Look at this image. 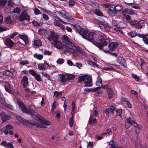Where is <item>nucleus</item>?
<instances>
[{
  "mask_svg": "<svg viewBox=\"0 0 148 148\" xmlns=\"http://www.w3.org/2000/svg\"><path fill=\"white\" fill-rule=\"evenodd\" d=\"M125 18L127 22L129 23L131 21V17L128 15H123Z\"/></svg>",
  "mask_w": 148,
  "mask_h": 148,
  "instance_id": "nucleus-42",
  "label": "nucleus"
},
{
  "mask_svg": "<svg viewBox=\"0 0 148 148\" xmlns=\"http://www.w3.org/2000/svg\"><path fill=\"white\" fill-rule=\"evenodd\" d=\"M102 84V79L101 78L98 76L97 78L96 85L97 86L100 87V85Z\"/></svg>",
  "mask_w": 148,
  "mask_h": 148,
  "instance_id": "nucleus-32",
  "label": "nucleus"
},
{
  "mask_svg": "<svg viewBox=\"0 0 148 148\" xmlns=\"http://www.w3.org/2000/svg\"><path fill=\"white\" fill-rule=\"evenodd\" d=\"M110 112L114 114V111L115 110V108L114 106H111L110 108H108Z\"/></svg>",
  "mask_w": 148,
  "mask_h": 148,
  "instance_id": "nucleus-45",
  "label": "nucleus"
},
{
  "mask_svg": "<svg viewBox=\"0 0 148 148\" xmlns=\"http://www.w3.org/2000/svg\"><path fill=\"white\" fill-rule=\"evenodd\" d=\"M122 112V111L121 109H118L116 111V114L119 115L120 117H121V114Z\"/></svg>",
  "mask_w": 148,
  "mask_h": 148,
  "instance_id": "nucleus-51",
  "label": "nucleus"
},
{
  "mask_svg": "<svg viewBox=\"0 0 148 148\" xmlns=\"http://www.w3.org/2000/svg\"><path fill=\"white\" fill-rule=\"evenodd\" d=\"M29 16L25 11H22L18 17V20L20 21H22L25 20H29Z\"/></svg>",
  "mask_w": 148,
  "mask_h": 148,
  "instance_id": "nucleus-7",
  "label": "nucleus"
},
{
  "mask_svg": "<svg viewBox=\"0 0 148 148\" xmlns=\"http://www.w3.org/2000/svg\"><path fill=\"white\" fill-rule=\"evenodd\" d=\"M34 12L36 14H40V12L38 8H35L34 9Z\"/></svg>",
  "mask_w": 148,
  "mask_h": 148,
  "instance_id": "nucleus-59",
  "label": "nucleus"
},
{
  "mask_svg": "<svg viewBox=\"0 0 148 148\" xmlns=\"http://www.w3.org/2000/svg\"><path fill=\"white\" fill-rule=\"evenodd\" d=\"M2 119L3 121L8 120L10 119V117L7 114L5 113H2L1 114Z\"/></svg>",
  "mask_w": 148,
  "mask_h": 148,
  "instance_id": "nucleus-30",
  "label": "nucleus"
},
{
  "mask_svg": "<svg viewBox=\"0 0 148 148\" xmlns=\"http://www.w3.org/2000/svg\"><path fill=\"white\" fill-rule=\"evenodd\" d=\"M95 13L97 15L100 16H102L103 15V13L99 9H95Z\"/></svg>",
  "mask_w": 148,
  "mask_h": 148,
  "instance_id": "nucleus-38",
  "label": "nucleus"
},
{
  "mask_svg": "<svg viewBox=\"0 0 148 148\" xmlns=\"http://www.w3.org/2000/svg\"><path fill=\"white\" fill-rule=\"evenodd\" d=\"M62 39L64 41L62 42V44L64 45V47L67 50L72 53H80L82 54H84V52L82 50L81 48L71 42L67 36L64 35Z\"/></svg>",
  "mask_w": 148,
  "mask_h": 148,
  "instance_id": "nucleus-2",
  "label": "nucleus"
},
{
  "mask_svg": "<svg viewBox=\"0 0 148 148\" xmlns=\"http://www.w3.org/2000/svg\"><path fill=\"white\" fill-rule=\"evenodd\" d=\"M127 25L124 22L121 21L118 22L117 27L119 28L123 29L126 27Z\"/></svg>",
  "mask_w": 148,
  "mask_h": 148,
  "instance_id": "nucleus-23",
  "label": "nucleus"
},
{
  "mask_svg": "<svg viewBox=\"0 0 148 148\" xmlns=\"http://www.w3.org/2000/svg\"><path fill=\"white\" fill-rule=\"evenodd\" d=\"M38 33L40 34L44 35L47 34L48 32L45 29H40L38 30Z\"/></svg>",
  "mask_w": 148,
  "mask_h": 148,
  "instance_id": "nucleus-35",
  "label": "nucleus"
},
{
  "mask_svg": "<svg viewBox=\"0 0 148 148\" xmlns=\"http://www.w3.org/2000/svg\"><path fill=\"white\" fill-rule=\"evenodd\" d=\"M5 90L6 91L10 93H11L12 92V91L11 90V88L10 87V84L7 83L5 84L4 86Z\"/></svg>",
  "mask_w": 148,
  "mask_h": 148,
  "instance_id": "nucleus-24",
  "label": "nucleus"
},
{
  "mask_svg": "<svg viewBox=\"0 0 148 148\" xmlns=\"http://www.w3.org/2000/svg\"><path fill=\"white\" fill-rule=\"evenodd\" d=\"M93 146V142H89L87 146V148H92Z\"/></svg>",
  "mask_w": 148,
  "mask_h": 148,
  "instance_id": "nucleus-61",
  "label": "nucleus"
},
{
  "mask_svg": "<svg viewBox=\"0 0 148 148\" xmlns=\"http://www.w3.org/2000/svg\"><path fill=\"white\" fill-rule=\"evenodd\" d=\"M108 12L112 16H115L116 14L115 6L114 7L112 5L109 8Z\"/></svg>",
  "mask_w": 148,
  "mask_h": 148,
  "instance_id": "nucleus-17",
  "label": "nucleus"
},
{
  "mask_svg": "<svg viewBox=\"0 0 148 148\" xmlns=\"http://www.w3.org/2000/svg\"><path fill=\"white\" fill-rule=\"evenodd\" d=\"M100 27L101 29L106 32L110 30V26L106 23L102 22Z\"/></svg>",
  "mask_w": 148,
  "mask_h": 148,
  "instance_id": "nucleus-11",
  "label": "nucleus"
},
{
  "mask_svg": "<svg viewBox=\"0 0 148 148\" xmlns=\"http://www.w3.org/2000/svg\"><path fill=\"white\" fill-rule=\"evenodd\" d=\"M123 102H124V103L126 104L128 108H131L132 107L131 104H130V102L125 101V99H123Z\"/></svg>",
  "mask_w": 148,
  "mask_h": 148,
  "instance_id": "nucleus-43",
  "label": "nucleus"
},
{
  "mask_svg": "<svg viewBox=\"0 0 148 148\" xmlns=\"http://www.w3.org/2000/svg\"><path fill=\"white\" fill-rule=\"evenodd\" d=\"M134 13V11L131 9H128L127 8H125L123 10L122 14L123 15L133 14Z\"/></svg>",
  "mask_w": 148,
  "mask_h": 148,
  "instance_id": "nucleus-15",
  "label": "nucleus"
},
{
  "mask_svg": "<svg viewBox=\"0 0 148 148\" xmlns=\"http://www.w3.org/2000/svg\"><path fill=\"white\" fill-rule=\"evenodd\" d=\"M84 82L85 84L84 85L85 87H90L92 85L91 77L87 75H84Z\"/></svg>",
  "mask_w": 148,
  "mask_h": 148,
  "instance_id": "nucleus-5",
  "label": "nucleus"
},
{
  "mask_svg": "<svg viewBox=\"0 0 148 148\" xmlns=\"http://www.w3.org/2000/svg\"><path fill=\"white\" fill-rule=\"evenodd\" d=\"M85 39L92 42L100 49H101L106 53L108 50L104 49V47L107 46L110 42V39L105 35L101 33L96 35L94 32H90L88 33Z\"/></svg>",
  "mask_w": 148,
  "mask_h": 148,
  "instance_id": "nucleus-1",
  "label": "nucleus"
},
{
  "mask_svg": "<svg viewBox=\"0 0 148 148\" xmlns=\"http://www.w3.org/2000/svg\"><path fill=\"white\" fill-rule=\"evenodd\" d=\"M4 106L11 110H13V107L12 106L11 104H8L6 103V104Z\"/></svg>",
  "mask_w": 148,
  "mask_h": 148,
  "instance_id": "nucleus-44",
  "label": "nucleus"
},
{
  "mask_svg": "<svg viewBox=\"0 0 148 148\" xmlns=\"http://www.w3.org/2000/svg\"><path fill=\"white\" fill-rule=\"evenodd\" d=\"M76 28L77 31L81 35L82 37L85 39L88 33L87 29L81 28L79 26L76 27Z\"/></svg>",
  "mask_w": 148,
  "mask_h": 148,
  "instance_id": "nucleus-4",
  "label": "nucleus"
},
{
  "mask_svg": "<svg viewBox=\"0 0 148 148\" xmlns=\"http://www.w3.org/2000/svg\"><path fill=\"white\" fill-rule=\"evenodd\" d=\"M29 73L32 75L34 76L35 79L37 81L40 82L42 79L40 74H37L36 72L34 70L31 69L29 71Z\"/></svg>",
  "mask_w": 148,
  "mask_h": 148,
  "instance_id": "nucleus-8",
  "label": "nucleus"
},
{
  "mask_svg": "<svg viewBox=\"0 0 148 148\" xmlns=\"http://www.w3.org/2000/svg\"><path fill=\"white\" fill-rule=\"evenodd\" d=\"M117 62L121 66H122L124 67H126L127 66L125 60V59L123 57H118L117 58Z\"/></svg>",
  "mask_w": 148,
  "mask_h": 148,
  "instance_id": "nucleus-12",
  "label": "nucleus"
},
{
  "mask_svg": "<svg viewBox=\"0 0 148 148\" xmlns=\"http://www.w3.org/2000/svg\"><path fill=\"white\" fill-rule=\"evenodd\" d=\"M20 63L23 65L27 64H29V62L27 60L21 61Z\"/></svg>",
  "mask_w": 148,
  "mask_h": 148,
  "instance_id": "nucleus-60",
  "label": "nucleus"
},
{
  "mask_svg": "<svg viewBox=\"0 0 148 148\" xmlns=\"http://www.w3.org/2000/svg\"><path fill=\"white\" fill-rule=\"evenodd\" d=\"M115 8L116 14L117 12H120L123 9V6L119 4L115 6Z\"/></svg>",
  "mask_w": 148,
  "mask_h": 148,
  "instance_id": "nucleus-26",
  "label": "nucleus"
},
{
  "mask_svg": "<svg viewBox=\"0 0 148 148\" xmlns=\"http://www.w3.org/2000/svg\"><path fill=\"white\" fill-rule=\"evenodd\" d=\"M145 36H147L148 37L146 36L143 37V40L145 44L148 45V35L147 34L145 35Z\"/></svg>",
  "mask_w": 148,
  "mask_h": 148,
  "instance_id": "nucleus-49",
  "label": "nucleus"
},
{
  "mask_svg": "<svg viewBox=\"0 0 148 148\" xmlns=\"http://www.w3.org/2000/svg\"><path fill=\"white\" fill-rule=\"evenodd\" d=\"M42 74L43 76H44L48 78H49L50 76L48 74L45 73V72H42Z\"/></svg>",
  "mask_w": 148,
  "mask_h": 148,
  "instance_id": "nucleus-62",
  "label": "nucleus"
},
{
  "mask_svg": "<svg viewBox=\"0 0 148 148\" xmlns=\"http://www.w3.org/2000/svg\"><path fill=\"white\" fill-rule=\"evenodd\" d=\"M6 147L9 148H13L14 146L12 143L11 142L8 143Z\"/></svg>",
  "mask_w": 148,
  "mask_h": 148,
  "instance_id": "nucleus-53",
  "label": "nucleus"
},
{
  "mask_svg": "<svg viewBox=\"0 0 148 148\" xmlns=\"http://www.w3.org/2000/svg\"><path fill=\"white\" fill-rule=\"evenodd\" d=\"M14 43V42L10 38L7 39L5 40V44L9 48H11L12 47Z\"/></svg>",
  "mask_w": 148,
  "mask_h": 148,
  "instance_id": "nucleus-18",
  "label": "nucleus"
},
{
  "mask_svg": "<svg viewBox=\"0 0 148 148\" xmlns=\"http://www.w3.org/2000/svg\"><path fill=\"white\" fill-rule=\"evenodd\" d=\"M113 69L112 68L110 67H106L102 68V70L103 71V70L106 71L112 70Z\"/></svg>",
  "mask_w": 148,
  "mask_h": 148,
  "instance_id": "nucleus-56",
  "label": "nucleus"
},
{
  "mask_svg": "<svg viewBox=\"0 0 148 148\" xmlns=\"http://www.w3.org/2000/svg\"><path fill=\"white\" fill-rule=\"evenodd\" d=\"M119 21H117L115 20H113L112 21V23L114 25L117 27V25L118 24Z\"/></svg>",
  "mask_w": 148,
  "mask_h": 148,
  "instance_id": "nucleus-63",
  "label": "nucleus"
},
{
  "mask_svg": "<svg viewBox=\"0 0 148 148\" xmlns=\"http://www.w3.org/2000/svg\"><path fill=\"white\" fill-rule=\"evenodd\" d=\"M61 79L60 82L63 84H64L66 81H68V78H67L66 75H64L63 74H61Z\"/></svg>",
  "mask_w": 148,
  "mask_h": 148,
  "instance_id": "nucleus-21",
  "label": "nucleus"
},
{
  "mask_svg": "<svg viewBox=\"0 0 148 148\" xmlns=\"http://www.w3.org/2000/svg\"><path fill=\"white\" fill-rule=\"evenodd\" d=\"M87 63L88 64L92 65L93 66H95L97 67H98L99 66V65L97 64L95 62H94L90 60H87Z\"/></svg>",
  "mask_w": 148,
  "mask_h": 148,
  "instance_id": "nucleus-33",
  "label": "nucleus"
},
{
  "mask_svg": "<svg viewBox=\"0 0 148 148\" xmlns=\"http://www.w3.org/2000/svg\"><path fill=\"white\" fill-rule=\"evenodd\" d=\"M94 22L96 24L98 25L99 27H100V26L101 24L102 23V22L100 21L99 20L97 19H95L94 20Z\"/></svg>",
  "mask_w": 148,
  "mask_h": 148,
  "instance_id": "nucleus-47",
  "label": "nucleus"
},
{
  "mask_svg": "<svg viewBox=\"0 0 148 148\" xmlns=\"http://www.w3.org/2000/svg\"><path fill=\"white\" fill-rule=\"evenodd\" d=\"M34 58L39 60H41L43 57V56L42 54H39L37 53L34 54Z\"/></svg>",
  "mask_w": 148,
  "mask_h": 148,
  "instance_id": "nucleus-36",
  "label": "nucleus"
},
{
  "mask_svg": "<svg viewBox=\"0 0 148 148\" xmlns=\"http://www.w3.org/2000/svg\"><path fill=\"white\" fill-rule=\"evenodd\" d=\"M67 78H68V81L73 79L75 77V76L73 74H70L69 75H66Z\"/></svg>",
  "mask_w": 148,
  "mask_h": 148,
  "instance_id": "nucleus-39",
  "label": "nucleus"
},
{
  "mask_svg": "<svg viewBox=\"0 0 148 148\" xmlns=\"http://www.w3.org/2000/svg\"><path fill=\"white\" fill-rule=\"evenodd\" d=\"M56 13H57L59 14V16H64L66 14V12L64 10H62V9L61 8V10L60 11H58V10H56Z\"/></svg>",
  "mask_w": 148,
  "mask_h": 148,
  "instance_id": "nucleus-29",
  "label": "nucleus"
},
{
  "mask_svg": "<svg viewBox=\"0 0 148 148\" xmlns=\"http://www.w3.org/2000/svg\"><path fill=\"white\" fill-rule=\"evenodd\" d=\"M64 18L68 20H70L72 19V17L69 14L66 13L64 16Z\"/></svg>",
  "mask_w": 148,
  "mask_h": 148,
  "instance_id": "nucleus-46",
  "label": "nucleus"
},
{
  "mask_svg": "<svg viewBox=\"0 0 148 148\" xmlns=\"http://www.w3.org/2000/svg\"><path fill=\"white\" fill-rule=\"evenodd\" d=\"M39 122V123H38L36 121H32L30 122V123L31 125L36 126L38 128L45 127L42 126V125H49L50 124L49 122L44 120L40 119Z\"/></svg>",
  "mask_w": 148,
  "mask_h": 148,
  "instance_id": "nucleus-3",
  "label": "nucleus"
},
{
  "mask_svg": "<svg viewBox=\"0 0 148 148\" xmlns=\"http://www.w3.org/2000/svg\"><path fill=\"white\" fill-rule=\"evenodd\" d=\"M21 83L23 84V87L25 88L28 84V78L26 76H24L21 80Z\"/></svg>",
  "mask_w": 148,
  "mask_h": 148,
  "instance_id": "nucleus-20",
  "label": "nucleus"
},
{
  "mask_svg": "<svg viewBox=\"0 0 148 148\" xmlns=\"http://www.w3.org/2000/svg\"><path fill=\"white\" fill-rule=\"evenodd\" d=\"M18 36L20 39L24 40L25 44L27 45L29 44V42L28 40V37L27 36L24 35H19Z\"/></svg>",
  "mask_w": 148,
  "mask_h": 148,
  "instance_id": "nucleus-19",
  "label": "nucleus"
},
{
  "mask_svg": "<svg viewBox=\"0 0 148 148\" xmlns=\"http://www.w3.org/2000/svg\"><path fill=\"white\" fill-rule=\"evenodd\" d=\"M5 22L7 24H11L14 21V19H13V17L11 18L10 16L7 17L5 19Z\"/></svg>",
  "mask_w": 148,
  "mask_h": 148,
  "instance_id": "nucleus-25",
  "label": "nucleus"
},
{
  "mask_svg": "<svg viewBox=\"0 0 148 148\" xmlns=\"http://www.w3.org/2000/svg\"><path fill=\"white\" fill-rule=\"evenodd\" d=\"M128 35L131 38H133L136 36L137 34L134 31H132L127 33Z\"/></svg>",
  "mask_w": 148,
  "mask_h": 148,
  "instance_id": "nucleus-34",
  "label": "nucleus"
},
{
  "mask_svg": "<svg viewBox=\"0 0 148 148\" xmlns=\"http://www.w3.org/2000/svg\"><path fill=\"white\" fill-rule=\"evenodd\" d=\"M17 102L19 106V108L21 110L27 114L30 113V112H29V110L25 107L21 100L18 99L17 100Z\"/></svg>",
  "mask_w": 148,
  "mask_h": 148,
  "instance_id": "nucleus-6",
  "label": "nucleus"
},
{
  "mask_svg": "<svg viewBox=\"0 0 148 148\" xmlns=\"http://www.w3.org/2000/svg\"><path fill=\"white\" fill-rule=\"evenodd\" d=\"M20 9L18 7H16L14 8L12 11L14 13H19L21 12Z\"/></svg>",
  "mask_w": 148,
  "mask_h": 148,
  "instance_id": "nucleus-40",
  "label": "nucleus"
},
{
  "mask_svg": "<svg viewBox=\"0 0 148 148\" xmlns=\"http://www.w3.org/2000/svg\"><path fill=\"white\" fill-rule=\"evenodd\" d=\"M3 73L5 75L8 76L10 75V73L9 71L5 70L3 71Z\"/></svg>",
  "mask_w": 148,
  "mask_h": 148,
  "instance_id": "nucleus-58",
  "label": "nucleus"
},
{
  "mask_svg": "<svg viewBox=\"0 0 148 148\" xmlns=\"http://www.w3.org/2000/svg\"><path fill=\"white\" fill-rule=\"evenodd\" d=\"M0 103H1L2 105L4 106L5 105L6 103L5 102V100L3 98L0 99Z\"/></svg>",
  "mask_w": 148,
  "mask_h": 148,
  "instance_id": "nucleus-64",
  "label": "nucleus"
},
{
  "mask_svg": "<svg viewBox=\"0 0 148 148\" xmlns=\"http://www.w3.org/2000/svg\"><path fill=\"white\" fill-rule=\"evenodd\" d=\"M64 62V60L62 58L58 59L57 61V62L60 64H63Z\"/></svg>",
  "mask_w": 148,
  "mask_h": 148,
  "instance_id": "nucleus-54",
  "label": "nucleus"
},
{
  "mask_svg": "<svg viewBox=\"0 0 148 148\" xmlns=\"http://www.w3.org/2000/svg\"><path fill=\"white\" fill-rule=\"evenodd\" d=\"M55 101H54V102L53 103V104L52 105V108L51 109V112L53 113L54 112V109H56V103Z\"/></svg>",
  "mask_w": 148,
  "mask_h": 148,
  "instance_id": "nucleus-55",
  "label": "nucleus"
},
{
  "mask_svg": "<svg viewBox=\"0 0 148 148\" xmlns=\"http://www.w3.org/2000/svg\"><path fill=\"white\" fill-rule=\"evenodd\" d=\"M118 44L116 42H113L110 43L108 47L111 51L115 49L118 46Z\"/></svg>",
  "mask_w": 148,
  "mask_h": 148,
  "instance_id": "nucleus-14",
  "label": "nucleus"
},
{
  "mask_svg": "<svg viewBox=\"0 0 148 148\" xmlns=\"http://www.w3.org/2000/svg\"><path fill=\"white\" fill-rule=\"evenodd\" d=\"M126 121L127 123H131V125H133L136 128L138 127L137 123L134 120H132L131 119V118L130 117H129V118H127L126 119Z\"/></svg>",
  "mask_w": 148,
  "mask_h": 148,
  "instance_id": "nucleus-22",
  "label": "nucleus"
},
{
  "mask_svg": "<svg viewBox=\"0 0 148 148\" xmlns=\"http://www.w3.org/2000/svg\"><path fill=\"white\" fill-rule=\"evenodd\" d=\"M107 92L109 98H111L113 94V92L112 89L110 88H109L107 89Z\"/></svg>",
  "mask_w": 148,
  "mask_h": 148,
  "instance_id": "nucleus-28",
  "label": "nucleus"
},
{
  "mask_svg": "<svg viewBox=\"0 0 148 148\" xmlns=\"http://www.w3.org/2000/svg\"><path fill=\"white\" fill-rule=\"evenodd\" d=\"M49 67V64L46 62H44V64H39L38 65V68L40 70H44L45 71L46 68H48Z\"/></svg>",
  "mask_w": 148,
  "mask_h": 148,
  "instance_id": "nucleus-16",
  "label": "nucleus"
},
{
  "mask_svg": "<svg viewBox=\"0 0 148 148\" xmlns=\"http://www.w3.org/2000/svg\"><path fill=\"white\" fill-rule=\"evenodd\" d=\"M62 42H56V48L59 49H63V47H64V45L62 44Z\"/></svg>",
  "mask_w": 148,
  "mask_h": 148,
  "instance_id": "nucleus-27",
  "label": "nucleus"
},
{
  "mask_svg": "<svg viewBox=\"0 0 148 148\" xmlns=\"http://www.w3.org/2000/svg\"><path fill=\"white\" fill-rule=\"evenodd\" d=\"M7 1L6 0H0V7L4 6L7 3Z\"/></svg>",
  "mask_w": 148,
  "mask_h": 148,
  "instance_id": "nucleus-41",
  "label": "nucleus"
},
{
  "mask_svg": "<svg viewBox=\"0 0 148 148\" xmlns=\"http://www.w3.org/2000/svg\"><path fill=\"white\" fill-rule=\"evenodd\" d=\"M18 34V33L17 32H14L10 35L9 37L10 38L13 39L14 36L17 35Z\"/></svg>",
  "mask_w": 148,
  "mask_h": 148,
  "instance_id": "nucleus-57",
  "label": "nucleus"
},
{
  "mask_svg": "<svg viewBox=\"0 0 148 148\" xmlns=\"http://www.w3.org/2000/svg\"><path fill=\"white\" fill-rule=\"evenodd\" d=\"M56 18L58 19L59 20H56V25L60 27V28L64 31L65 29V28L64 26L61 23V22L62 23L65 24L67 23L64 21H62L61 19L59 18L58 17L56 16Z\"/></svg>",
  "mask_w": 148,
  "mask_h": 148,
  "instance_id": "nucleus-9",
  "label": "nucleus"
},
{
  "mask_svg": "<svg viewBox=\"0 0 148 148\" xmlns=\"http://www.w3.org/2000/svg\"><path fill=\"white\" fill-rule=\"evenodd\" d=\"M56 35H55V32L54 31H51L50 32V34H49L47 39L49 41H51L53 40L54 42V45H56Z\"/></svg>",
  "mask_w": 148,
  "mask_h": 148,
  "instance_id": "nucleus-10",
  "label": "nucleus"
},
{
  "mask_svg": "<svg viewBox=\"0 0 148 148\" xmlns=\"http://www.w3.org/2000/svg\"><path fill=\"white\" fill-rule=\"evenodd\" d=\"M84 75L82 76H79L77 82L78 83H80L82 81L84 82Z\"/></svg>",
  "mask_w": 148,
  "mask_h": 148,
  "instance_id": "nucleus-48",
  "label": "nucleus"
},
{
  "mask_svg": "<svg viewBox=\"0 0 148 148\" xmlns=\"http://www.w3.org/2000/svg\"><path fill=\"white\" fill-rule=\"evenodd\" d=\"M132 77L134 78L137 81H139L140 79L136 75L134 74H132Z\"/></svg>",
  "mask_w": 148,
  "mask_h": 148,
  "instance_id": "nucleus-50",
  "label": "nucleus"
},
{
  "mask_svg": "<svg viewBox=\"0 0 148 148\" xmlns=\"http://www.w3.org/2000/svg\"><path fill=\"white\" fill-rule=\"evenodd\" d=\"M29 112H30V113L28 114H31L32 116H33L34 115L32 114V113L34 112V111L35 110V108L32 105L30 106L29 107Z\"/></svg>",
  "mask_w": 148,
  "mask_h": 148,
  "instance_id": "nucleus-31",
  "label": "nucleus"
},
{
  "mask_svg": "<svg viewBox=\"0 0 148 148\" xmlns=\"http://www.w3.org/2000/svg\"><path fill=\"white\" fill-rule=\"evenodd\" d=\"M101 88V87L98 86L96 88H90V90L92 92H96L95 94L96 96H98L99 95L101 94L102 93V92L100 90V89Z\"/></svg>",
  "mask_w": 148,
  "mask_h": 148,
  "instance_id": "nucleus-13",
  "label": "nucleus"
},
{
  "mask_svg": "<svg viewBox=\"0 0 148 148\" xmlns=\"http://www.w3.org/2000/svg\"><path fill=\"white\" fill-rule=\"evenodd\" d=\"M73 117L72 116L70 119L69 120V126L71 127L73 124Z\"/></svg>",
  "mask_w": 148,
  "mask_h": 148,
  "instance_id": "nucleus-52",
  "label": "nucleus"
},
{
  "mask_svg": "<svg viewBox=\"0 0 148 148\" xmlns=\"http://www.w3.org/2000/svg\"><path fill=\"white\" fill-rule=\"evenodd\" d=\"M34 45L35 46H40L41 43L39 40H35L34 41Z\"/></svg>",
  "mask_w": 148,
  "mask_h": 148,
  "instance_id": "nucleus-37",
  "label": "nucleus"
}]
</instances>
